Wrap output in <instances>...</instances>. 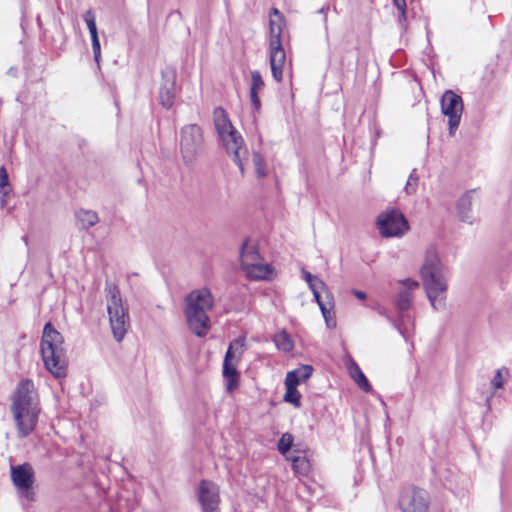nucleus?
Here are the masks:
<instances>
[{"label":"nucleus","mask_w":512,"mask_h":512,"mask_svg":"<svg viewBox=\"0 0 512 512\" xmlns=\"http://www.w3.org/2000/svg\"><path fill=\"white\" fill-rule=\"evenodd\" d=\"M79 229L88 230L99 221L98 214L92 210L80 209L75 213Z\"/></svg>","instance_id":"5701e85b"},{"label":"nucleus","mask_w":512,"mask_h":512,"mask_svg":"<svg viewBox=\"0 0 512 512\" xmlns=\"http://www.w3.org/2000/svg\"><path fill=\"white\" fill-rule=\"evenodd\" d=\"M11 478L21 497L28 501L35 500V492L33 491L35 473L29 463L12 465Z\"/></svg>","instance_id":"1a4fd4ad"},{"label":"nucleus","mask_w":512,"mask_h":512,"mask_svg":"<svg viewBox=\"0 0 512 512\" xmlns=\"http://www.w3.org/2000/svg\"><path fill=\"white\" fill-rule=\"evenodd\" d=\"M313 373V367L311 365H301L299 368L289 371L286 374V377H289L291 374L294 375V380H297V386L306 380H308Z\"/></svg>","instance_id":"bb28decb"},{"label":"nucleus","mask_w":512,"mask_h":512,"mask_svg":"<svg viewBox=\"0 0 512 512\" xmlns=\"http://www.w3.org/2000/svg\"><path fill=\"white\" fill-rule=\"evenodd\" d=\"M285 26V18L280 17L278 19H270L269 30H270V42L277 43L281 42L282 31Z\"/></svg>","instance_id":"a878e982"},{"label":"nucleus","mask_w":512,"mask_h":512,"mask_svg":"<svg viewBox=\"0 0 512 512\" xmlns=\"http://www.w3.org/2000/svg\"><path fill=\"white\" fill-rule=\"evenodd\" d=\"M503 371L506 374L508 373L507 369H505V368L498 369L495 373L493 380H492V385L496 389L502 388V386H503V380H502V372Z\"/></svg>","instance_id":"e433bc0d"},{"label":"nucleus","mask_w":512,"mask_h":512,"mask_svg":"<svg viewBox=\"0 0 512 512\" xmlns=\"http://www.w3.org/2000/svg\"><path fill=\"white\" fill-rule=\"evenodd\" d=\"M324 12H325V8H324V7L320 8V9L318 10V13H324Z\"/></svg>","instance_id":"a18cd8bd"},{"label":"nucleus","mask_w":512,"mask_h":512,"mask_svg":"<svg viewBox=\"0 0 512 512\" xmlns=\"http://www.w3.org/2000/svg\"><path fill=\"white\" fill-rule=\"evenodd\" d=\"M265 82L258 70L251 71L250 100L256 112L261 110L259 93L264 89Z\"/></svg>","instance_id":"f3484780"},{"label":"nucleus","mask_w":512,"mask_h":512,"mask_svg":"<svg viewBox=\"0 0 512 512\" xmlns=\"http://www.w3.org/2000/svg\"><path fill=\"white\" fill-rule=\"evenodd\" d=\"M322 289H313L312 290V293H313V296H314V299L315 301L317 302L319 308H321V305H327V302H324L321 298V295H320V291Z\"/></svg>","instance_id":"79ce46f5"},{"label":"nucleus","mask_w":512,"mask_h":512,"mask_svg":"<svg viewBox=\"0 0 512 512\" xmlns=\"http://www.w3.org/2000/svg\"><path fill=\"white\" fill-rule=\"evenodd\" d=\"M376 226L381 237H384V212H381L376 219Z\"/></svg>","instance_id":"ea45409f"},{"label":"nucleus","mask_w":512,"mask_h":512,"mask_svg":"<svg viewBox=\"0 0 512 512\" xmlns=\"http://www.w3.org/2000/svg\"><path fill=\"white\" fill-rule=\"evenodd\" d=\"M292 468L295 472L306 474L310 470V463L305 456H291Z\"/></svg>","instance_id":"c85d7f7f"},{"label":"nucleus","mask_w":512,"mask_h":512,"mask_svg":"<svg viewBox=\"0 0 512 512\" xmlns=\"http://www.w3.org/2000/svg\"><path fill=\"white\" fill-rule=\"evenodd\" d=\"M198 499L202 512H219V491L218 487L211 481L201 480L198 488Z\"/></svg>","instance_id":"4468645a"},{"label":"nucleus","mask_w":512,"mask_h":512,"mask_svg":"<svg viewBox=\"0 0 512 512\" xmlns=\"http://www.w3.org/2000/svg\"><path fill=\"white\" fill-rule=\"evenodd\" d=\"M476 190L467 191L457 202V212L461 221L472 223L473 217L471 215V206L473 201V194Z\"/></svg>","instance_id":"6ab92c4d"},{"label":"nucleus","mask_w":512,"mask_h":512,"mask_svg":"<svg viewBox=\"0 0 512 512\" xmlns=\"http://www.w3.org/2000/svg\"><path fill=\"white\" fill-rule=\"evenodd\" d=\"M219 141L222 143L228 154L233 156L234 163L239 167L241 173H244V165L241 159V150L244 148V139L235 127L223 134L218 135Z\"/></svg>","instance_id":"ddd939ff"},{"label":"nucleus","mask_w":512,"mask_h":512,"mask_svg":"<svg viewBox=\"0 0 512 512\" xmlns=\"http://www.w3.org/2000/svg\"><path fill=\"white\" fill-rule=\"evenodd\" d=\"M9 177L5 167H0V188L6 189L9 186Z\"/></svg>","instance_id":"58836bf2"},{"label":"nucleus","mask_w":512,"mask_h":512,"mask_svg":"<svg viewBox=\"0 0 512 512\" xmlns=\"http://www.w3.org/2000/svg\"><path fill=\"white\" fill-rule=\"evenodd\" d=\"M10 409L18 436H29L35 430L41 412L39 397L31 379H23L17 384Z\"/></svg>","instance_id":"f03ea898"},{"label":"nucleus","mask_w":512,"mask_h":512,"mask_svg":"<svg viewBox=\"0 0 512 512\" xmlns=\"http://www.w3.org/2000/svg\"><path fill=\"white\" fill-rule=\"evenodd\" d=\"M241 266L245 271L250 267V264H255L262 260L260 253L255 245L249 244V239H246L240 249Z\"/></svg>","instance_id":"a211bd4d"},{"label":"nucleus","mask_w":512,"mask_h":512,"mask_svg":"<svg viewBox=\"0 0 512 512\" xmlns=\"http://www.w3.org/2000/svg\"><path fill=\"white\" fill-rule=\"evenodd\" d=\"M393 5L399 12V20H405L406 18V0H393Z\"/></svg>","instance_id":"c9c22d12"},{"label":"nucleus","mask_w":512,"mask_h":512,"mask_svg":"<svg viewBox=\"0 0 512 512\" xmlns=\"http://www.w3.org/2000/svg\"><path fill=\"white\" fill-rule=\"evenodd\" d=\"M213 307V297L209 289L190 292L186 297L185 316L190 330L198 337L206 336L210 328L207 314Z\"/></svg>","instance_id":"20e7f679"},{"label":"nucleus","mask_w":512,"mask_h":512,"mask_svg":"<svg viewBox=\"0 0 512 512\" xmlns=\"http://www.w3.org/2000/svg\"><path fill=\"white\" fill-rule=\"evenodd\" d=\"M302 276L311 291L313 289H327L326 284L318 276L312 275L305 269H302Z\"/></svg>","instance_id":"c756f323"},{"label":"nucleus","mask_w":512,"mask_h":512,"mask_svg":"<svg viewBox=\"0 0 512 512\" xmlns=\"http://www.w3.org/2000/svg\"><path fill=\"white\" fill-rule=\"evenodd\" d=\"M213 123L217 132V135L223 134V132L233 129V124L229 119L226 110L218 106L213 110Z\"/></svg>","instance_id":"aec40b11"},{"label":"nucleus","mask_w":512,"mask_h":512,"mask_svg":"<svg viewBox=\"0 0 512 512\" xmlns=\"http://www.w3.org/2000/svg\"><path fill=\"white\" fill-rule=\"evenodd\" d=\"M352 293L360 300L366 299V293L360 290H353Z\"/></svg>","instance_id":"c03bdc74"},{"label":"nucleus","mask_w":512,"mask_h":512,"mask_svg":"<svg viewBox=\"0 0 512 512\" xmlns=\"http://www.w3.org/2000/svg\"><path fill=\"white\" fill-rule=\"evenodd\" d=\"M273 341L277 349L284 353H289L294 349V342L285 329L276 333L273 337Z\"/></svg>","instance_id":"b1692460"},{"label":"nucleus","mask_w":512,"mask_h":512,"mask_svg":"<svg viewBox=\"0 0 512 512\" xmlns=\"http://www.w3.org/2000/svg\"><path fill=\"white\" fill-rule=\"evenodd\" d=\"M204 150L203 130L198 124H188L180 130V152L186 165H191Z\"/></svg>","instance_id":"6e6552de"},{"label":"nucleus","mask_w":512,"mask_h":512,"mask_svg":"<svg viewBox=\"0 0 512 512\" xmlns=\"http://www.w3.org/2000/svg\"><path fill=\"white\" fill-rule=\"evenodd\" d=\"M345 365L350 377L356 382L358 387L365 392H370L372 390V386L359 365L351 356L346 358Z\"/></svg>","instance_id":"dca6fc26"},{"label":"nucleus","mask_w":512,"mask_h":512,"mask_svg":"<svg viewBox=\"0 0 512 512\" xmlns=\"http://www.w3.org/2000/svg\"><path fill=\"white\" fill-rule=\"evenodd\" d=\"M91 45H92L94 60L97 64V68L100 69L101 45H100V40H99L98 35L94 34V36H91Z\"/></svg>","instance_id":"72a5a7b5"},{"label":"nucleus","mask_w":512,"mask_h":512,"mask_svg":"<svg viewBox=\"0 0 512 512\" xmlns=\"http://www.w3.org/2000/svg\"><path fill=\"white\" fill-rule=\"evenodd\" d=\"M293 445V436L290 433H284L277 444L278 451L280 454L285 455L287 454Z\"/></svg>","instance_id":"2f4dec72"},{"label":"nucleus","mask_w":512,"mask_h":512,"mask_svg":"<svg viewBox=\"0 0 512 512\" xmlns=\"http://www.w3.org/2000/svg\"><path fill=\"white\" fill-rule=\"evenodd\" d=\"M10 192H11L10 184H9V186H7L6 189L0 188V206L1 207H4L6 205V197L10 194Z\"/></svg>","instance_id":"a19ab883"},{"label":"nucleus","mask_w":512,"mask_h":512,"mask_svg":"<svg viewBox=\"0 0 512 512\" xmlns=\"http://www.w3.org/2000/svg\"><path fill=\"white\" fill-rule=\"evenodd\" d=\"M83 19L88 27V30L90 32V36L98 35V30L96 26V16L92 9L87 10L84 15Z\"/></svg>","instance_id":"473e14b6"},{"label":"nucleus","mask_w":512,"mask_h":512,"mask_svg":"<svg viewBox=\"0 0 512 512\" xmlns=\"http://www.w3.org/2000/svg\"><path fill=\"white\" fill-rule=\"evenodd\" d=\"M419 273L422 286L433 309L444 310L448 290L447 267L434 246L426 249Z\"/></svg>","instance_id":"f257e3e1"},{"label":"nucleus","mask_w":512,"mask_h":512,"mask_svg":"<svg viewBox=\"0 0 512 512\" xmlns=\"http://www.w3.org/2000/svg\"><path fill=\"white\" fill-rule=\"evenodd\" d=\"M271 72L276 82H281L283 77V66L270 65Z\"/></svg>","instance_id":"4c0bfd02"},{"label":"nucleus","mask_w":512,"mask_h":512,"mask_svg":"<svg viewBox=\"0 0 512 512\" xmlns=\"http://www.w3.org/2000/svg\"><path fill=\"white\" fill-rule=\"evenodd\" d=\"M419 286L418 281L410 278L398 281L394 300L398 316L393 319L392 322L394 327L405 339L411 337L414 331L415 322L410 309L412 307L414 292L419 288Z\"/></svg>","instance_id":"39448f33"},{"label":"nucleus","mask_w":512,"mask_h":512,"mask_svg":"<svg viewBox=\"0 0 512 512\" xmlns=\"http://www.w3.org/2000/svg\"><path fill=\"white\" fill-rule=\"evenodd\" d=\"M441 111L448 117L449 134L454 135L463 112V100L452 90H446L441 97Z\"/></svg>","instance_id":"9b49d317"},{"label":"nucleus","mask_w":512,"mask_h":512,"mask_svg":"<svg viewBox=\"0 0 512 512\" xmlns=\"http://www.w3.org/2000/svg\"><path fill=\"white\" fill-rule=\"evenodd\" d=\"M417 186H418V176L416 175L415 170H413L411 172V174L409 175L406 186H405L406 193L407 194L415 193Z\"/></svg>","instance_id":"f704fd0d"},{"label":"nucleus","mask_w":512,"mask_h":512,"mask_svg":"<svg viewBox=\"0 0 512 512\" xmlns=\"http://www.w3.org/2000/svg\"><path fill=\"white\" fill-rule=\"evenodd\" d=\"M105 292L111 330L115 340L121 342L130 326L128 308L123 304L117 285L106 281Z\"/></svg>","instance_id":"423d86ee"},{"label":"nucleus","mask_w":512,"mask_h":512,"mask_svg":"<svg viewBox=\"0 0 512 512\" xmlns=\"http://www.w3.org/2000/svg\"><path fill=\"white\" fill-rule=\"evenodd\" d=\"M409 230V222L401 211L395 208L386 209V238H401Z\"/></svg>","instance_id":"2eb2a0df"},{"label":"nucleus","mask_w":512,"mask_h":512,"mask_svg":"<svg viewBox=\"0 0 512 512\" xmlns=\"http://www.w3.org/2000/svg\"><path fill=\"white\" fill-rule=\"evenodd\" d=\"M269 16L270 19H278L280 17H284V15L275 7L271 8Z\"/></svg>","instance_id":"37998d69"},{"label":"nucleus","mask_w":512,"mask_h":512,"mask_svg":"<svg viewBox=\"0 0 512 512\" xmlns=\"http://www.w3.org/2000/svg\"><path fill=\"white\" fill-rule=\"evenodd\" d=\"M252 161L258 178H264L267 175L266 163L264 157L259 152H254Z\"/></svg>","instance_id":"7c9ffc66"},{"label":"nucleus","mask_w":512,"mask_h":512,"mask_svg":"<svg viewBox=\"0 0 512 512\" xmlns=\"http://www.w3.org/2000/svg\"><path fill=\"white\" fill-rule=\"evenodd\" d=\"M246 344L245 336H239L232 340L224 356L222 375L226 382V390L233 392L239 387L240 373L236 365L241 360Z\"/></svg>","instance_id":"0eeeda50"},{"label":"nucleus","mask_w":512,"mask_h":512,"mask_svg":"<svg viewBox=\"0 0 512 512\" xmlns=\"http://www.w3.org/2000/svg\"><path fill=\"white\" fill-rule=\"evenodd\" d=\"M177 73L173 67H166L161 72V84L159 88L160 104L165 109H170L176 99L178 89L176 87Z\"/></svg>","instance_id":"f8f14e48"},{"label":"nucleus","mask_w":512,"mask_h":512,"mask_svg":"<svg viewBox=\"0 0 512 512\" xmlns=\"http://www.w3.org/2000/svg\"><path fill=\"white\" fill-rule=\"evenodd\" d=\"M285 387L284 401L299 408L301 406V394L297 389V380H294V375L291 374L285 378Z\"/></svg>","instance_id":"412c9836"},{"label":"nucleus","mask_w":512,"mask_h":512,"mask_svg":"<svg viewBox=\"0 0 512 512\" xmlns=\"http://www.w3.org/2000/svg\"><path fill=\"white\" fill-rule=\"evenodd\" d=\"M429 504L428 492L417 487L403 489L398 500L402 512H429Z\"/></svg>","instance_id":"9d476101"},{"label":"nucleus","mask_w":512,"mask_h":512,"mask_svg":"<svg viewBox=\"0 0 512 512\" xmlns=\"http://www.w3.org/2000/svg\"><path fill=\"white\" fill-rule=\"evenodd\" d=\"M40 353L45 368L55 377L67 375L68 359L63 335L48 322L44 325Z\"/></svg>","instance_id":"7ed1b4c3"},{"label":"nucleus","mask_w":512,"mask_h":512,"mask_svg":"<svg viewBox=\"0 0 512 512\" xmlns=\"http://www.w3.org/2000/svg\"><path fill=\"white\" fill-rule=\"evenodd\" d=\"M270 46V65L283 66L286 55L282 46V42L269 43Z\"/></svg>","instance_id":"393cba45"},{"label":"nucleus","mask_w":512,"mask_h":512,"mask_svg":"<svg viewBox=\"0 0 512 512\" xmlns=\"http://www.w3.org/2000/svg\"><path fill=\"white\" fill-rule=\"evenodd\" d=\"M245 272L247 276L253 280H265L272 274L273 268L271 265L263 263L261 260L255 264H250V267L247 268Z\"/></svg>","instance_id":"4be33fe9"},{"label":"nucleus","mask_w":512,"mask_h":512,"mask_svg":"<svg viewBox=\"0 0 512 512\" xmlns=\"http://www.w3.org/2000/svg\"><path fill=\"white\" fill-rule=\"evenodd\" d=\"M326 297L328 299L327 305H321L320 310L325 319L326 325L329 328H334L336 326V320H335L334 315L331 312V309L333 308V303L331 301L332 300L331 293L327 292Z\"/></svg>","instance_id":"cd10ccee"}]
</instances>
